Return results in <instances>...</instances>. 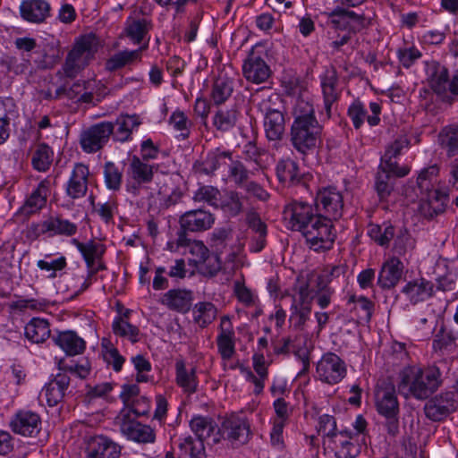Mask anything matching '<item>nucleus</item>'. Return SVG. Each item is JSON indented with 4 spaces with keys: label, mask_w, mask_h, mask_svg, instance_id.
Instances as JSON below:
<instances>
[{
    "label": "nucleus",
    "mask_w": 458,
    "mask_h": 458,
    "mask_svg": "<svg viewBox=\"0 0 458 458\" xmlns=\"http://www.w3.org/2000/svg\"><path fill=\"white\" fill-rule=\"evenodd\" d=\"M311 305L293 302L291 305L290 321L293 323L295 327L301 328L309 319Z\"/></svg>",
    "instance_id": "680f3d73"
},
{
    "label": "nucleus",
    "mask_w": 458,
    "mask_h": 458,
    "mask_svg": "<svg viewBox=\"0 0 458 458\" xmlns=\"http://www.w3.org/2000/svg\"><path fill=\"white\" fill-rule=\"evenodd\" d=\"M192 300L191 291L172 289L164 294L162 303L172 310L184 314L191 310Z\"/></svg>",
    "instance_id": "a878e982"
},
{
    "label": "nucleus",
    "mask_w": 458,
    "mask_h": 458,
    "mask_svg": "<svg viewBox=\"0 0 458 458\" xmlns=\"http://www.w3.org/2000/svg\"><path fill=\"white\" fill-rule=\"evenodd\" d=\"M220 191L217 188L210 185L199 187L193 194V200L197 202H207L210 206H218Z\"/></svg>",
    "instance_id": "052dcab7"
},
{
    "label": "nucleus",
    "mask_w": 458,
    "mask_h": 458,
    "mask_svg": "<svg viewBox=\"0 0 458 458\" xmlns=\"http://www.w3.org/2000/svg\"><path fill=\"white\" fill-rule=\"evenodd\" d=\"M113 331L116 335L129 338L132 343L138 342L140 330L121 317L113 322Z\"/></svg>",
    "instance_id": "6e6d98bb"
},
{
    "label": "nucleus",
    "mask_w": 458,
    "mask_h": 458,
    "mask_svg": "<svg viewBox=\"0 0 458 458\" xmlns=\"http://www.w3.org/2000/svg\"><path fill=\"white\" fill-rule=\"evenodd\" d=\"M244 197L235 191L225 193L220 201L221 209L229 216H236L243 211Z\"/></svg>",
    "instance_id": "8fccbe9b"
},
{
    "label": "nucleus",
    "mask_w": 458,
    "mask_h": 458,
    "mask_svg": "<svg viewBox=\"0 0 458 458\" xmlns=\"http://www.w3.org/2000/svg\"><path fill=\"white\" fill-rule=\"evenodd\" d=\"M254 101H257L256 107L258 112L263 116V119L275 116L276 114H284L282 111L283 100L277 93L263 94Z\"/></svg>",
    "instance_id": "72a5a7b5"
},
{
    "label": "nucleus",
    "mask_w": 458,
    "mask_h": 458,
    "mask_svg": "<svg viewBox=\"0 0 458 458\" xmlns=\"http://www.w3.org/2000/svg\"><path fill=\"white\" fill-rule=\"evenodd\" d=\"M321 131L322 127L318 123H293L291 142L298 152L306 155L316 148Z\"/></svg>",
    "instance_id": "39448f33"
},
{
    "label": "nucleus",
    "mask_w": 458,
    "mask_h": 458,
    "mask_svg": "<svg viewBox=\"0 0 458 458\" xmlns=\"http://www.w3.org/2000/svg\"><path fill=\"white\" fill-rule=\"evenodd\" d=\"M129 176L140 183H148L153 180L154 165L145 163L140 157L133 156L128 167Z\"/></svg>",
    "instance_id": "58836bf2"
},
{
    "label": "nucleus",
    "mask_w": 458,
    "mask_h": 458,
    "mask_svg": "<svg viewBox=\"0 0 458 458\" xmlns=\"http://www.w3.org/2000/svg\"><path fill=\"white\" fill-rule=\"evenodd\" d=\"M363 439H360L359 434L342 429L336 435L331 436V439L326 444L335 458H357L362 446Z\"/></svg>",
    "instance_id": "423d86ee"
},
{
    "label": "nucleus",
    "mask_w": 458,
    "mask_h": 458,
    "mask_svg": "<svg viewBox=\"0 0 458 458\" xmlns=\"http://www.w3.org/2000/svg\"><path fill=\"white\" fill-rule=\"evenodd\" d=\"M226 159H232V153L216 148L209 151L202 161H196L193 168L197 173L211 174L221 165L225 164Z\"/></svg>",
    "instance_id": "c85d7f7f"
},
{
    "label": "nucleus",
    "mask_w": 458,
    "mask_h": 458,
    "mask_svg": "<svg viewBox=\"0 0 458 458\" xmlns=\"http://www.w3.org/2000/svg\"><path fill=\"white\" fill-rule=\"evenodd\" d=\"M375 403L377 412L386 420L397 416L399 403L395 386L390 380H384L377 384L375 391Z\"/></svg>",
    "instance_id": "1a4fd4ad"
},
{
    "label": "nucleus",
    "mask_w": 458,
    "mask_h": 458,
    "mask_svg": "<svg viewBox=\"0 0 458 458\" xmlns=\"http://www.w3.org/2000/svg\"><path fill=\"white\" fill-rule=\"evenodd\" d=\"M428 83L433 92L444 102L453 104L458 97V73L452 78L449 71L437 62L428 67Z\"/></svg>",
    "instance_id": "7ed1b4c3"
},
{
    "label": "nucleus",
    "mask_w": 458,
    "mask_h": 458,
    "mask_svg": "<svg viewBox=\"0 0 458 458\" xmlns=\"http://www.w3.org/2000/svg\"><path fill=\"white\" fill-rule=\"evenodd\" d=\"M141 124L137 114H120L114 123V140L125 142L131 139L132 131Z\"/></svg>",
    "instance_id": "cd10ccee"
},
{
    "label": "nucleus",
    "mask_w": 458,
    "mask_h": 458,
    "mask_svg": "<svg viewBox=\"0 0 458 458\" xmlns=\"http://www.w3.org/2000/svg\"><path fill=\"white\" fill-rule=\"evenodd\" d=\"M114 133V123L100 122L84 130L80 137V144L86 153H96L102 149Z\"/></svg>",
    "instance_id": "0eeeda50"
},
{
    "label": "nucleus",
    "mask_w": 458,
    "mask_h": 458,
    "mask_svg": "<svg viewBox=\"0 0 458 458\" xmlns=\"http://www.w3.org/2000/svg\"><path fill=\"white\" fill-rule=\"evenodd\" d=\"M23 20L31 23H42L51 14V5L47 0H23L20 5Z\"/></svg>",
    "instance_id": "aec40b11"
},
{
    "label": "nucleus",
    "mask_w": 458,
    "mask_h": 458,
    "mask_svg": "<svg viewBox=\"0 0 458 458\" xmlns=\"http://www.w3.org/2000/svg\"><path fill=\"white\" fill-rule=\"evenodd\" d=\"M403 269L404 266L398 258H390L381 267L378 273L377 284L382 289L388 290L394 288L400 282Z\"/></svg>",
    "instance_id": "412c9836"
},
{
    "label": "nucleus",
    "mask_w": 458,
    "mask_h": 458,
    "mask_svg": "<svg viewBox=\"0 0 458 458\" xmlns=\"http://www.w3.org/2000/svg\"><path fill=\"white\" fill-rule=\"evenodd\" d=\"M457 336L452 330L442 327L433 341V350L439 355H445L455 351Z\"/></svg>",
    "instance_id": "09e8293b"
},
{
    "label": "nucleus",
    "mask_w": 458,
    "mask_h": 458,
    "mask_svg": "<svg viewBox=\"0 0 458 458\" xmlns=\"http://www.w3.org/2000/svg\"><path fill=\"white\" fill-rule=\"evenodd\" d=\"M94 53V38L83 37L78 40L68 53L63 65L64 75L69 78L76 77L89 64Z\"/></svg>",
    "instance_id": "20e7f679"
},
{
    "label": "nucleus",
    "mask_w": 458,
    "mask_h": 458,
    "mask_svg": "<svg viewBox=\"0 0 458 458\" xmlns=\"http://www.w3.org/2000/svg\"><path fill=\"white\" fill-rule=\"evenodd\" d=\"M234 330L228 316L221 318L219 334L216 337L218 352L224 360H230L235 352Z\"/></svg>",
    "instance_id": "6ab92c4d"
},
{
    "label": "nucleus",
    "mask_w": 458,
    "mask_h": 458,
    "mask_svg": "<svg viewBox=\"0 0 458 458\" xmlns=\"http://www.w3.org/2000/svg\"><path fill=\"white\" fill-rule=\"evenodd\" d=\"M263 127L268 141H280L285 132V120L284 114H276L263 119Z\"/></svg>",
    "instance_id": "a18cd8bd"
},
{
    "label": "nucleus",
    "mask_w": 458,
    "mask_h": 458,
    "mask_svg": "<svg viewBox=\"0 0 458 458\" xmlns=\"http://www.w3.org/2000/svg\"><path fill=\"white\" fill-rule=\"evenodd\" d=\"M228 176L237 186H243L248 182L249 171L242 162L232 161Z\"/></svg>",
    "instance_id": "0e129e2a"
},
{
    "label": "nucleus",
    "mask_w": 458,
    "mask_h": 458,
    "mask_svg": "<svg viewBox=\"0 0 458 458\" xmlns=\"http://www.w3.org/2000/svg\"><path fill=\"white\" fill-rule=\"evenodd\" d=\"M86 453L89 458H119L122 446L108 437L98 435L89 439Z\"/></svg>",
    "instance_id": "4468645a"
},
{
    "label": "nucleus",
    "mask_w": 458,
    "mask_h": 458,
    "mask_svg": "<svg viewBox=\"0 0 458 458\" xmlns=\"http://www.w3.org/2000/svg\"><path fill=\"white\" fill-rule=\"evenodd\" d=\"M456 410L454 395L450 392L442 393L428 401L424 411L427 418L440 421Z\"/></svg>",
    "instance_id": "dca6fc26"
},
{
    "label": "nucleus",
    "mask_w": 458,
    "mask_h": 458,
    "mask_svg": "<svg viewBox=\"0 0 458 458\" xmlns=\"http://www.w3.org/2000/svg\"><path fill=\"white\" fill-rule=\"evenodd\" d=\"M348 116L352 120L355 129H359L363 124L365 119L368 118V114L363 104L356 100L349 106Z\"/></svg>",
    "instance_id": "774afa93"
},
{
    "label": "nucleus",
    "mask_w": 458,
    "mask_h": 458,
    "mask_svg": "<svg viewBox=\"0 0 458 458\" xmlns=\"http://www.w3.org/2000/svg\"><path fill=\"white\" fill-rule=\"evenodd\" d=\"M220 432L221 437H224L232 444L243 445L250 438V424L244 416L231 414L224 420Z\"/></svg>",
    "instance_id": "ddd939ff"
},
{
    "label": "nucleus",
    "mask_w": 458,
    "mask_h": 458,
    "mask_svg": "<svg viewBox=\"0 0 458 458\" xmlns=\"http://www.w3.org/2000/svg\"><path fill=\"white\" fill-rule=\"evenodd\" d=\"M243 157L246 161L255 163L259 167L265 164V157H267L266 149L259 148L254 141H249L243 146Z\"/></svg>",
    "instance_id": "13d9d810"
},
{
    "label": "nucleus",
    "mask_w": 458,
    "mask_h": 458,
    "mask_svg": "<svg viewBox=\"0 0 458 458\" xmlns=\"http://www.w3.org/2000/svg\"><path fill=\"white\" fill-rule=\"evenodd\" d=\"M338 74L335 67L327 68L320 75V87L323 98V107L319 111L323 120H328L332 116L333 106L340 98L338 89Z\"/></svg>",
    "instance_id": "6e6552de"
},
{
    "label": "nucleus",
    "mask_w": 458,
    "mask_h": 458,
    "mask_svg": "<svg viewBox=\"0 0 458 458\" xmlns=\"http://www.w3.org/2000/svg\"><path fill=\"white\" fill-rule=\"evenodd\" d=\"M50 181H41L37 189L32 191L30 196L27 199L26 202L21 208L25 214L36 213L41 209L47 202V198L49 192Z\"/></svg>",
    "instance_id": "473e14b6"
},
{
    "label": "nucleus",
    "mask_w": 458,
    "mask_h": 458,
    "mask_svg": "<svg viewBox=\"0 0 458 458\" xmlns=\"http://www.w3.org/2000/svg\"><path fill=\"white\" fill-rule=\"evenodd\" d=\"M233 293L237 300L246 307H251L256 304L257 296L243 283L234 282Z\"/></svg>",
    "instance_id": "69168bd1"
},
{
    "label": "nucleus",
    "mask_w": 458,
    "mask_h": 458,
    "mask_svg": "<svg viewBox=\"0 0 458 458\" xmlns=\"http://www.w3.org/2000/svg\"><path fill=\"white\" fill-rule=\"evenodd\" d=\"M318 431L322 435L323 443L326 445L330 439L331 436L339 433L337 429L335 419L328 414H323L318 417Z\"/></svg>",
    "instance_id": "bf43d9fd"
},
{
    "label": "nucleus",
    "mask_w": 458,
    "mask_h": 458,
    "mask_svg": "<svg viewBox=\"0 0 458 458\" xmlns=\"http://www.w3.org/2000/svg\"><path fill=\"white\" fill-rule=\"evenodd\" d=\"M318 378L327 384H337L346 375L344 361L335 353H325L317 364Z\"/></svg>",
    "instance_id": "9b49d317"
},
{
    "label": "nucleus",
    "mask_w": 458,
    "mask_h": 458,
    "mask_svg": "<svg viewBox=\"0 0 458 458\" xmlns=\"http://www.w3.org/2000/svg\"><path fill=\"white\" fill-rule=\"evenodd\" d=\"M148 46V42H146L142 47L136 50H124L114 54L112 57H110L106 63V67L108 71H115L120 68H123L126 64H131L136 60H140L141 58V51L143 49H147Z\"/></svg>",
    "instance_id": "37998d69"
},
{
    "label": "nucleus",
    "mask_w": 458,
    "mask_h": 458,
    "mask_svg": "<svg viewBox=\"0 0 458 458\" xmlns=\"http://www.w3.org/2000/svg\"><path fill=\"white\" fill-rule=\"evenodd\" d=\"M246 223L249 228L257 235L252 238L250 250L261 251L266 244L267 225L261 221L259 216L254 211H249L246 215Z\"/></svg>",
    "instance_id": "c756f323"
},
{
    "label": "nucleus",
    "mask_w": 458,
    "mask_h": 458,
    "mask_svg": "<svg viewBox=\"0 0 458 458\" xmlns=\"http://www.w3.org/2000/svg\"><path fill=\"white\" fill-rule=\"evenodd\" d=\"M448 196L437 189L428 191V199L421 202L420 211L428 217H433L445 210Z\"/></svg>",
    "instance_id": "7c9ffc66"
},
{
    "label": "nucleus",
    "mask_w": 458,
    "mask_h": 458,
    "mask_svg": "<svg viewBox=\"0 0 458 458\" xmlns=\"http://www.w3.org/2000/svg\"><path fill=\"white\" fill-rule=\"evenodd\" d=\"M402 293L412 304H417L432 296L434 284L423 277L415 278L403 287Z\"/></svg>",
    "instance_id": "b1692460"
},
{
    "label": "nucleus",
    "mask_w": 458,
    "mask_h": 458,
    "mask_svg": "<svg viewBox=\"0 0 458 458\" xmlns=\"http://www.w3.org/2000/svg\"><path fill=\"white\" fill-rule=\"evenodd\" d=\"M442 148L449 157L458 155V125L445 126L438 135Z\"/></svg>",
    "instance_id": "49530a36"
},
{
    "label": "nucleus",
    "mask_w": 458,
    "mask_h": 458,
    "mask_svg": "<svg viewBox=\"0 0 458 458\" xmlns=\"http://www.w3.org/2000/svg\"><path fill=\"white\" fill-rule=\"evenodd\" d=\"M175 382L188 394H194L198 388L196 369L188 368L182 359L175 362Z\"/></svg>",
    "instance_id": "bb28decb"
},
{
    "label": "nucleus",
    "mask_w": 458,
    "mask_h": 458,
    "mask_svg": "<svg viewBox=\"0 0 458 458\" xmlns=\"http://www.w3.org/2000/svg\"><path fill=\"white\" fill-rule=\"evenodd\" d=\"M120 429L127 439L140 444H152L156 440L155 430L148 425L123 418Z\"/></svg>",
    "instance_id": "a211bd4d"
},
{
    "label": "nucleus",
    "mask_w": 458,
    "mask_h": 458,
    "mask_svg": "<svg viewBox=\"0 0 458 458\" xmlns=\"http://www.w3.org/2000/svg\"><path fill=\"white\" fill-rule=\"evenodd\" d=\"M38 57L35 59L40 69L53 68L61 58V50L56 42L46 43L37 52Z\"/></svg>",
    "instance_id": "a19ab883"
},
{
    "label": "nucleus",
    "mask_w": 458,
    "mask_h": 458,
    "mask_svg": "<svg viewBox=\"0 0 458 458\" xmlns=\"http://www.w3.org/2000/svg\"><path fill=\"white\" fill-rule=\"evenodd\" d=\"M223 250H220L218 253L215 255H208L207 259L203 260L201 263L203 264V273L207 274L210 276H216L220 270H224L223 263Z\"/></svg>",
    "instance_id": "338daca9"
},
{
    "label": "nucleus",
    "mask_w": 458,
    "mask_h": 458,
    "mask_svg": "<svg viewBox=\"0 0 458 458\" xmlns=\"http://www.w3.org/2000/svg\"><path fill=\"white\" fill-rule=\"evenodd\" d=\"M214 223V215L202 208L186 211L179 218L182 229L191 233L207 231L212 227Z\"/></svg>",
    "instance_id": "2eb2a0df"
},
{
    "label": "nucleus",
    "mask_w": 458,
    "mask_h": 458,
    "mask_svg": "<svg viewBox=\"0 0 458 458\" xmlns=\"http://www.w3.org/2000/svg\"><path fill=\"white\" fill-rule=\"evenodd\" d=\"M89 167L83 164H76L67 182L66 193L72 199H80L88 191Z\"/></svg>",
    "instance_id": "5701e85b"
},
{
    "label": "nucleus",
    "mask_w": 458,
    "mask_h": 458,
    "mask_svg": "<svg viewBox=\"0 0 458 458\" xmlns=\"http://www.w3.org/2000/svg\"><path fill=\"white\" fill-rule=\"evenodd\" d=\"M233 92V79L225 73H220L212 87L211 99L215 105L225 103Z\"/></svg>",
    "instance_id": "e433bc0d"
},
{
    "label": "nucleus",
    "mask_w": 458,
    "mask_h": 458,
    "mask_svg": "<svg viewBox=\"0 0 458 458\" xmlns=\"http://www.w3.org/2000/svg\"><path fill=\"white\" fill-rule=\"evenodd\" d=\"M169 123L175 131H180L178 137L182 140H186L190 136L191 122L182 111H174L169 118Z\"/></svg>",
    "instance_id": "4d7b16f0"
},
{
    "label": "nucleus",
    "mask_w": 458,
    "mask_h": 458,
    "mask_svg": "<svg viewBox=\"0 0 458 458\" xmlns=\"http://www.w3.org/2000/svg\"><path fill=\"white\" fill-rule=\"evenodd\" d=\"M26 338L33 344L44 343L50 337L51 330L47 319L33 318L24 328Z\"/></svg>",
    "instance_id": "f704fd0d"
},
{
    "label": "nucleus",
    "mask_w": 458,
    "mask_h": 458,
    "mask_svg": "<svg viewBox=\"0 0 458 458\" xmlns=\"http://www.w3.org/2000/svg\"><path fill=\"white\" fill-rule=\"evenodd\" d=\"M151 24L146 19H128L124 28L125 35L135 44H140L148 35Z\"/></svg>",
    "instance_id": "de8ad7c7"
},
{
    "label": "nucleus",
    "mask_w": 458,
    "mask_h": 458,
    "mask_svg": "<svg viewBox=\"0 0 458 458\" xmlns=\"http://www.w3.org/2000/svg\"><path fill=\"white\" fill-rule=\"evenodd\" d=\"M442 373L438 367L408 366L399 373L398 392L404 398L426 400L442 386Z\"/></svg>",
    "instance_id": "f03ea898"
},
{
    "label": "nucleus",
    "mask_w": 458,
    "mask_h": 458,
    "mask_svg": "<svg viewBox=\"0 0 458 458\" xmlns=\"http://www.w3.org/2000/svg\"><path fill=\"white\" fill-rule=\"evenodd\" d=\"M293 123H318L315 116V110L312 103L304 96L296 98L293 106Z\"/></svg>",
    "instance_id": "c03bdc74"
},
{
    "label": "nucleus",
    "mask_w": 458,
    "mask_h": 458,
    "mask_svg": "<svg viewBox=\"0 0 458 458\" xmlns=\"http://www.w3.org/2000/svg\"><path fill=\"white\" fill-rule=\"evenodd\" d=\"M239 115L235 106L218 108L213 116V125L219 131H229L236 125Z\"/></svg>",
    "instance_id": "4c0bfd02"
},
{
    "label": "nucleus",
    "mask_w": 458,
    "mask_h": 458,
    "mask_svg": "<svg viewBox=\"0 0 458 458\" xmlns=\"http://www.w3.org/2000/svg\"><path fill=\"white\" fill-rule=\"evenodd\" d=\"M276 174L281 182L289 186L297 184L301 179L298 165L290 158L280 160L277 163Z\"/></svg>",
    "instance_id": "79ce46f5"
},
{
    "label": "nucleus",
    "mask_w": 458,
    "mask_h": 458,
    "mask_svg": "<svg viewBox=\"0 0 458 458\" xmlns=\"http://www.w3.org/2000/svg\"><path fill=\"white\" fill-rule=\"evenodd\" d=\"M103 174L105 184L108 190L117 191L121 189L123 174L114 163H105Z\"/></svg>",
    "instance_id": "5fc2aeb1"
},
{
    "label": "nucleus",
    "mask_w": 458,
    "mask_h": 458,
    "mask_svg": "<svg viewBox=\"0 0 458 458\" xmlns=\"http://www.w3.org/2000/svg\"><path fill=\"white\" fill-rule=\"evenodd\" d=\"M178 458H206L203 442L187 437L179 444Z\"/></svg>",
    "instance_id": "3c124183"
},
{
    "label": "nucleus",
    "mask_w": 458,
    "mask_h": 458,
    "mask_svg": "<svg viewBox=\"0 0 458 458\" xmlns=\"http://www.w3.org/2000/svg\"><path fill=\"white\" fill-rule=\"evenodd\" d=\"M192 432L197 436L198 440L211 439L213 443H218L221 439V432L217 424L210 417L197 415L190 421Z\"/></svg>",
    "instance_id": "4be33fe9"
},
{
    "label": "nucleus",
    "mask_w": 458,
    "mask_h": 458,
    "mask_svg": "<svg viewBox=\"0 0 458 458\" xmlns=\"http://www.w3.org/2000/svg\"><path fill=\"white\" fill-rule=\"evenodd\" d=\"M77 230L76 224L60 216H50L41 223L32 224L30 226V233H32L36 237L45 233L51 237L55 235L71 237L76 234Z\"/></svg>",
    "instance_id": "f8f14e48"
},
{
    "label": "nucleus",
    "mask_w": 458,
    "mask_h": 458,
    "mask_svg": "<svg viewBox=\"0 0 458 458\" xmlns=\"http://www.w3.org/2000/svg\"><path fill=\"white\" fill-rule=\"evenodd\" d=\"M72 242L82 255L87 267H92L97 259L103 258L106 252V246L99 242L91 240L81 242L77 239H73Z\"/></svg>",
    "instance_id": "c9c22d12"
},
{
    "label": "nucleus",
    "mask_w": 458,
    "mask_h": 458,
    "mask_svg": "<svg viewBox=\"0 0 458 458\" xmlns=\"http://www.w3.org/2000/svg\"><path fill=\"white\" fill-rule=\"evenodd\" d=\"M9 427L14 434L24 437H37L42 428L40 416L32 411H18L11 419Z\"/></svg>",
    "instance_id": "9d476101"
},
{
    "label": "nucleus",
    "mask_w": 458,
    "mask_h": 458,
    "mask_svg": "<svg viewBox=\"0 0 458 458\" xmlns=\"http://www.w3.org/2000/svg\"><path fill=\"white\" fill-rule=\"evenodd\" d=\"M53 160V151L49 146L45 143L38 144L33 153L31 162L33 167L39 171H47Z\"/></svg>",
    "instance_id": "603ef678"
},
{
    "label": "nucleus",
    "mask_w": 458,
    "mask_h": 458,
    "mask_svg": "<svg viewBox=\"0 0 458 458\" xmlns=\"http://www.w3.org/2000/svg\"><path fill=\"white\" fill-rule=\"evenodd\" d=\"M317 208L303 201H293L285 206L284 216L292 230L300 232L307 245L314 251L333 248L336 233L332 220L342 216L344 198L334 186L320 190L316 197Z\"/></svg>",
    "instance_id": "f257e3e1"
},
{
    "label": "nucleus",
    "mask_w": 458,
    "mask_h": 458,
    "mask_svg": "<svg viewBox=\"0 0 458 458\" xmlns=\"http://www.w3.org/2000/svg\"><path fill=\"white\" fill-rule=\"evenodd\" d=\"M329 17L331 18V21L337 27L342 21L345 22L352 21L360 26H362L363 22V18L360 15L355 13L352 11H348L339 7L333 10L329 13Z\"/></svg>",
    "instance_id": "e2e57ef3"
},
{
    "label": "nucleus",
    "mask_w": 458,
    "mask_h": 458,
    "mask_svg": "<svg viewBox=\"0 0 458 458\" xmlns=\"http://www.w3.org/2000/svg\"><path fill=\"white\" fill-rule=\"evenodd\" d=\"M242 72L248 81L259 84L270 77L271 70L265 60L252 50L243 63Z\"/></svg>",
    "instance_id": "f3484780"
},
{
    "label": "nucleus",
    "mask_w": 458,
    "mask_h": 458,
    "mask_svg": "<svg viewBox=\"0 0 458 458\" xmlns=\"http://www.w3.org/2000/svg\"><path fill=\"white\" fill-rule=\"evenodd\" d=\"M70 386V377L64 373H58L54 379L45 386V394L49 406L57 405L65 396Z\"/></svg>",
    "instance_id": "393cba45"
},
{
    "label": "nucleus",
    "mask_w": 458,
    "mask_h": 458,
    "mask_svg": "<svg viewBox=\"0 0 458 458\" xmlns=\"http://www.w3.org/2000/svg\"><path fill=\"white\" fill-rule=\"evenodd\" d=\"M53 340L68 355L80 354L85 349L84 340L72 331L61 332Z\"/></svg>",
    "instance_id": "2f4dec72"
},
{
    "label": "nucleus",
    "mask_w": 458,
    "mask_h": 458,
    "mask_svg": "<svg viewBox=\"0 0 458 458\" xmlns=\"http://www.w3.org/2000/svg\"><path fill=\"white\" fill-rule=\"evenodd\" d=\"M102 355L104 360L111 365L115 371H120L124 363V358L119 353L118 350L113 346L111 342L103 338L101 342Z\"/></svg>",
    "instance_id": "864d4df0"
},
{
    "label": "nucleus",
    "mask_w": 458,
    "mask_h": 458,
    "mask_svg": "<svg viewBox=\"0 0 458 458\" xmlns=\"http://www.w3.org/2000/svg\"><path fill=\"white\" fill-rule=\"evenodd\" d=\"M217 309L210 301H199L192 307V319L199 327L205 328L216 318Z\"/></svg>",
    "instance_id": "ea45409f"
}]
</instances>
